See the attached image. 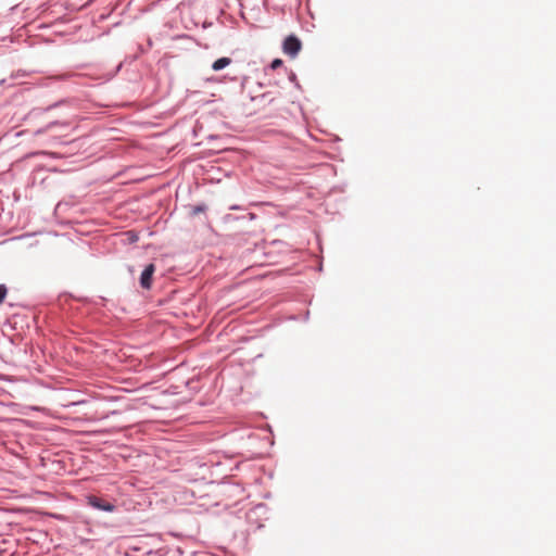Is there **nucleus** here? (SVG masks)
Listing matches in <instances>:
<instances>
[{
    "mask_svg": "<svg viewBox=\"0 0 556 556\" xmlns=\"http://www.w3.org/2000/svg\"><path fill=\"white\" fill-rule=\"evenodd\" d=\"M301 48L302 42L295 35H289L283 40L282 50L286 54L290 55L291 58L296 56Z\"/></svg>",
    "mask_w": 556,
    "mask_h": 556,
    "instance_id": "1",
    "label": "nucleus"
},
{
    "mask_svg": "<svg viewBox=\"0 0 556 556\" xmlns=\"http://www.w3.org/2000/svg\"><path fill=\"white\" fill-rule=\"evenodd\" d=\"M87 503L90 507L106 513H112L116 509V506L113 503L97 495L88 496Z\"/></svg>",
    "mask_w": 556,
    "mask_h": 556,
    "instance_id": "2",
    "label": "nucleus"
},
{
    "mask_svg": "<svg viewBox=\"0 0 556 556\" xmlns=\"http://www.w3.org/2000/svg\"><path fill=\"white\" fill-rule=\"evenodd\" d=\"M155 269H156V267L153 263H150L144 266L143 270L141 271L140 278H139V283L142 289H144V290L151 289Z\"/></svg>",
    "mask_w": 556,
    "mask_h": 556,
    "instance_id": "3",
    "label": "nucleus"
},
{
    "mask_svg": "<svg viewBox=\"0 0 556 556\" xmlns=\"http://www.w3.org/2000/svg\"><path fill=\"white\" fill-rule=\"evenodd\" d=\"M230 63H231L230 58H227V56L219 58L213 62L212 70L215 72L222 71L225 67H227Z\"/></svg>",
    "mask_w": 556,
    "mask_h": 556,
    "instance_id": "4",
    "label": "nucleus"
},
{
    "mask_svg": "<svg viewBox=\"0 0 556 556\" xmlns=\"http://www.w3.org/2000/svg\"><path fill=\"white\" fill-rule=\"evenodd\" d=\"M56 126L63 127V128H67L70 125H68L67 122H59V121L50 122L45 127L38 129L36 131V134H43V132H46V131H48V130H50V129H52L53 127H56Z\"/></svg>",
    "mask_w": 556,
    "mask_h": 556,
    "instance_id": "5",
    "label": "nucleus"
},
{
    "mask_svg": "<svg viewBox=\"0 0 556 556\" xmlns=\"http://www.w3.org/2000/svg\"><path fill=\"white\" fill-rule=\"evenodd\" d=\"M205 211H206V205L205 204H199V205L192 206L191 214L192 215H198V214L203 213Z\"/></svg>",
    "mask_w": 556,
    "mask_h": 556,
    "instance_id": "6",
    "label": "nucleus"
},
{
    "mask_svg": "<svg viewBox=\"0 0 556 556\" xmlns=\"http://www.w3.org/2000/svg\"><path fill=\"white\" fill-rule=\"evenodd\" d=\"M282 65H283L282 60H280V59H275V60H273V61H271V63H270V68H271V70H276V68H278V67H281Z\"/></svg>",
    "mask_w": 556,
    "mask_h": 556,
    "instance_id": "7",
    "label": "nucleus"
},
{
    "mask_svg": "<svg viewBox=\"0 0 556 556\" xmlns=\"http://www.w3.org/2000/svg\"><path fill=\"white\" fill-rule=\"evenodd\" d=\"M7 293H8V288L5 287V285H0V304L5 299Z\"/></svg>",
    "mask_w": 556,
    "mask_h": 556,
    "instance_id": "8",
    "label": "nucleus"
},
{
    "mask_svg": "<svg viewBox=\"0 0 556 556\" xmlns=\"http://www.w3.org/2000/svg\"><path fill=\"white\" fill-rule=\"evenodd\" d=\"M289 80H290L291 83H293V84H294V86H295L296 88H300V84H299V81H298V79H296V75H295V73H294V72H292V71H291V72H290V74H289Z\"/></svg>",
    "mask_w": 556,
    "mask_h": 556,
    "instance_id": "9",
    "label": "nucleus"
},
{
    "mask_svg": "<svg viewBox=\"0 0 556 556\" xmlns=\"http://www.w3.org/2000/svg\"><path fill=\"white\" fill-rule=\"evenodd\" d=\"M61 103H63V101L55 102V103H53V104H51V105L47 106V108H46V111H50V110H52V109H54V108L59 106Z\"/></svg>",
    "mask_w": 556,
    "mask_h": 556,
    "instance_id": "10",
    "label": "nucleus"
},
{
    "mask_svg": "<svg viewBox=\"0 0 556 556\" xmlns=\"http://www.w3.org/2000/svg\"><path fill=\"white\" fill-rule=\"evenodd\" d=\"M52 516H53L54 518L59 519V520H63V519H64V517H63V516H61V515H52Z\"/></svg>",
    "mask_w": 556,
    "mask_h": 556,
    "instance_id": "11",
    "label": "nucleus"
},
{
    "mask_svg": "<svg viewBox=\"0 0 556 556\" xmlns=\"http://www.w3.org/2000/svg\"><path fill=\"white\" fill-rule=\"evenodd\" d=\"M135 239H137V236L134 235L132 237H130V240H135Z\"/></svg>",
    "mask_w": 556,
    "mask_h": 556,
    "instance_id": "12",
    "label": "nucleus"
},
{
    "mask_svg": "<svg viewBox=\"0 0 556 556\" xmlns=\"http://www.w3.org/2000/svg\"><path fill=\"white\" fill-rule=\"evenodd\" d=\"M135 239H137V236L134 235L132 237H130V240H135Z\"/></svg>",
    "mask_w": 556,
    "mask_h": 556,
    "instance_id": "13",
    "label": "nucleus"
}]
</instances>
